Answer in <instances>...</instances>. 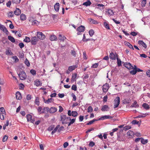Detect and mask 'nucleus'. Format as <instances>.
Listing matches in <instances>:
<instances>
[{
  "instance_id": "obj_60",
  "label": "nucleus",
  "mask_w": 150,
  "mask_h": 150,
  "mask_svg": "<svg viewBox=\"0 0 150 150\" xmlns=\"http://www.w3.org/2000/svg\"><path fill=\"white\" fill-rule=\"evenodd\" d=\"M139 123V121H137L136 120H133L132 122V123L133 125L138 124Z\"/></svg>"
},
{
  "instance_id": "obj_42",
  "label": "nucleus",
  "mask_w": 150,
  "mask_h": 150,
  "mask_svg": "<svg viewBox=\"0 0 150 150\" xmlns=\"http://www.w3.org/2000/svg\"><path fill=\"white\" fill-rule=\"evenodd\" d=\"M54 101V99L52 98H49L46 102V103L49 104L50 103H51Z\"/></svg>"
},
{
  "instance_id": "obj_43",
  "label": "nucleus",
  "mask_w": 150,
  "mask_h": 150,
  "mask_svg": "<svg viewBox=\"0 0 150 150\" xmlns=\"http://www.w3.org/2000/svg\"><path fill=\"white\" fill-rule=\"evenodd\" d=\"M104 25L105 27L107 29H110V27L109 25L106 22H104Z\"/></svg>"
},
{
  "instance_id": "obj_16",
  "label": "nucleus",
  "mask_w": 150,
  "mask_h": 150,
  "mask_svg": "<svg viewBox=\"0 0 150 150\" xmlns=\"http://www.w3.org/2000/svg\"><path fill=\"white\" fill-rule=\"evenodd\" d=\"M138 44L142 46L145 48H146L147 46L146 44L142 40H139L138 42Z\"/></svg>"
},
{
  "instance_id": "obj_26",
  "label": "nucleus",
  "mask_w": 150,
  "mask_h": 150,
  "mask_svg": "<svg viewBox=\"0 0 150 150\" xmlns=\"http://www.w3.org/2000/svg\"><path fill=\"white\" fill-rule=\"evenodd\" d=\"M20 19L22 21H25L26 19V17L25 15L24 14L22 13L20 16Z\"/></svg>"
},
{
  "instance_id": "obj_18",
  "label": "nucleus",
  "mask_w": 150,
  "mask_h": 150,
  "mask_svg": "<svg viewBox=\"0 0 150 150\" xmlns=\"http://www.w3.org/2000/svg\"><path fill=\"white\" fill-rule=\"evenodd\" d=\"M50 40L52 41L56 40L57 38L56 36L54 35H51L50 37Z\"/></svg>"
},
{
  "instance_id": "obj_48",
  "label": "nucleus",
  "mask_w": 150,
  "mask_h": 150,
  "mask_svg": "<svg viewBox=\"0 0 150 150\" xmlns=\"http://www.w3.org/2000/svg\"><path fill=\"white\" fill-rule=\"evenodd\" d=\"M117 65L118 66H120L121 65V60L118 58H117Z\"/></svg>"
},
{
  "instance_id": "obj_3",
  "label": "nucleus",
  "mask_w": 150,
  "mask_h": 150,
  "mask_svg": "<svg viewBox=\"0 0 150 150\" xmlns=\"http://www.w3.org/2000/svg\"><path fill=\"white\" fill-rule=\"evenodd\" d=\"M37 36L39 39L40 40H43L45 38V35L41 32H37Z\"/></svg>"
},
{
  "instance_id": "obj_25",
  "label": "nucleus",
  "mask_w": 150,
  "mask_h": 150,
  "mask_svg": "<svg viewBox=\"0 0 150 150\" xmlns=\"http://www.w3.org/2000/svg\"><path fill=\"white\" fill-rule=\"evenodd\" d=\"M148 141L147 139H144V138H142L141 142L142 144H147Z\"/></svg>"
},
{
  "instance_id": "obj_13",
  "label": "nucleus",
  "mask_w": 150,
  "mask_h": 150,
  "mask_svg": "<svg viewBox=\"0 0 150 150\" xmlns=\"http://www.w3.org/2000/svg\"><path fill=\"white\" fill-rule=\"evenodd\" d=\"M21 13V10L18 8H16L15 11H14V14L17 16H18L20 15Z\"/></svg>"
},
{
  "instance_id": "obj_24",
  "label": "nucleus",
  "mask_w": 150,
  "mask_h": 150,
  "mask_svg": "<svg viewBox=\"0 0 150 150\" xmlns=\"http://www.w3.org/2000/svg\"><path fill=\"white\" fill-rule=\"evenodd\" d=\"M98 6V8L100 9L101 10H103L104 9V5L103 4H98L97 5Z\"/></svg>"
},
{
  "instance_id": "obj_53",
  "label": "nucleus",
  "mask_w": 150,
  "mask_h": 150,
  "mask_svg": "<svg viewBox=\"0 0 150 150\" xmlns=\"http://www.w3.org/2000/svg\"><path fill=\"white\" fill-rule=\"evenodd\" d=\"M146 3V0H142V6H144Z\"/></svg>"
},
{
  "instance_id": "obj_4",
  "label": "nucleus",
  "mask_w": 150,
  "mask_h": 150,
  "mask_svg": "<svg viewBox=\"0 0 150 150\" xmlns=\"http://www.w3.org/2000/svg\"><path fill=\"white\" fill-rule=\"evenodd\" d=\"M85 28L84 26L81 25L77 28V30L78 31L77 34L78 35H80V32H83L85 30Z\"/></svg>"
},
{
  "instance_id": "obj_15",
  "label": "nucleus",
  "mask_w": 150,
  "mask_h": 150,
  "mask_svg": "<svg viewBox=\"0 0 150 150\" xmlns=\"http://www.w3.org/2000/svg\"><path fill=\"white\" fill-rule=\"evenodd\" d=\"M29 21L32 23V25H38L39 24V22L36 20L33 21L31 19H29Z\"/></svg>"
},
{
  "instance_id": "obj_14",
  "label": "nucleus",
  "mask_w": 150,
  "mask_h": 150,
  "mask_svg": "<svg viewBox=\"0 0 150 150\" xmlns=\"http://www.w3.org/2000/svg\"><path fill=\"white\" fill-rule=\"evenodd\" d=\"M16 98L17 99L20 100L21 99V95L20 93L17 92L16 94Z\"/></svg>"
},
{
  "instance_id": "obj_58",
  "label": "nucleus",
  "mask_w": 150,
  "mask_h": 150,
  "mask_svg": "<svg viewBox=\"0 0 150 150\" xmlns=\"http://www.w3.org/2000/svg\"><path fill=\"white\" fill-rule=\"evenodd\" d=\"M2 30H3V31L4 32L6 35H8V32L5 27V29L4 28Z\"/></svg>"
},
{
  "instance_id": "obj_22",
  "label": "nucleus",
  "mask_w": 150,
  "mask_h": 150,
  "mask_svg": "<svg viewBox=\"0 0 150 150\" xmlns=\"http://www.w3.org/2000/svg\"><path fill=\"white\" fill-rule=\"evenodd\" d=\"M125 44L126 45L128 46L130 48L132 49L133 50H134L133 46L129 42H125Z\"/></svg>"
},
{
  "instance_id": "obj_2",
  "label": "nucleus",
  "mask_w": 150,
  "mask_h": 150,
  "mask_svg": "<svg viewBox=\"0 0 150 150\" xmlns=\"http://www.w3.org/2000/svg\"><path fill=\"white\" fill-rule=\"evenodd\" d=\"M114 108H117L119 105L120 103V98L119 97H117L114 100Z\"/></svg>"
},
{
  "instance_id": "obj_29",
  "label": "nucleus",
  "mask_w": 150,
  "mask_h": 150,
  "mask_svg": "<svg viewBox=\"0 0 150 150\" xmlns=\"http://www.w3.org/2000/svg\"><path fill=\"white\" fill-rule=\"evenodd\" d=\"M8 39L12 42H15V39L12 36H8Z\"/></svg>"
},
{
  "instance_id": "obj_55",
  "label": "nucleus",
  "mask_w": 150,
  "mask_h": 150,
  "mask_svg": "<svg viewBox=\"0 0 150 150\" xmlns=\"http://www.w3.org/2000/svg\"><path fill=\"white\" fill-rule=\"evenodd\" d=\"M25 64H26L28 67H29L30 66V63L28 60L27 59H25Z\"/></svg>"
},
{
  "instance_id": "obj_9",
  "label": "nucleus",
  "mask_w": 150,
  "mask_h": 150,
  "mask_svg": "<svg viewBox=\"0 0 150 150\" xmlns=\"http://www.w3.org/2000/svg\"><path fill=\"white\" fill-rule=\"evenodd\" d=\"M113 118L112 117L109 115H104L103 116L101 117H100L99 120H104L105 119H112Z\"/></svg>"
},
{
  "instance_id": "obj_33",
  "label": "nucleus",
  "mask_w": 150,
  "mask_h": 150,
  "mask_svg": "<svg viewBox=\"0 0 150 150\" xmlns=\"http://www.w3.org/2000/svg\"><path fill=\"white\" fill-rule=\"evenodd\" d=\"M142 106L146 110L149 109V105L146 103H144L142 105Z\"/></svg>"
},
{
  "instance_id": "obj_44",
  "label": "nucleus",
  "mask_w": 150,
  "mask_h": 150,
  "mask_svg": "<svg viewBox=\"0 0 150 150\" xmlns=\"http://www.w3.org/2000/svg\"><path fill=\"white\" fill-rule=\"evenodd\" d=\"M59 39L62 40H64L66 39V37L64 36H63V37L60 34L59 35Z\"/></svg>"
},
{
  "instance_id": "obj_54",
  "label": "nucleus",
  "mask_w": 150,
  "mask_h": 150,
  "mask_svg": "<svg viewBox=\"0 0 150 150\" xmlns=\"http://www.w3.org/2000/svg\"><path fill=\"white\" fill-rule=\"evenodd\" d=\"M77 86L75 85H73L71 87V89L74 91H76L77 90Z\"/></svg>"
},
{
  "instance_id": "obj_35",
  "label": "nucleus",
  "mask_w": 150,
  "mask_h": 150,
  "mask_svg": "<svg viewBox=\"0 0 150 150\" xmlns=\"http://www.w3.org/2000/svg\"><path fill=\"white\" fill-rule=\"evenodd\" d=\"M149 115V114L148 113L143 114L139 115L137 117H136V118H137V117H139V118L144 117L146 116L147 115Z\"/></svg>"
},
{
  "instance_id": "obj_39",
  "label": "nucleus",
  "mask_w": 150,
  "mask_h": 150,
  "mask_svg": "<svg viewBox=\"0 0 150 150\" xmlns=\"http://www.w3.org/2000/svg\"><path fill=\"white\" fill-rule=\"evenodd\" d=\"M133 69L130 71V73L132 75H134L137 73V71L135 69V67H133Z\"/></svg>"
},
{
  "instance_id": "obj_23",
  "label": "nucleus",
  "mask_w": 150,
  "mask_h": 150,
  "mask_svg": "<svg viewBox=\"0 0 150 150\" xmlns=\"http://www.w3.org/2000/svg\"><path fill=\"white\" fill-rule=\"evenodd\" d=\"M49 111V108L48 107H44L42 110V113L48 112Z\"/></svg>"
},
{
  "instance_id": "obj_45",
  "label": "nucleus",
  "mask_w": 150,
  "mask_h": 150,
  "mask_svg": "<svg viewBox=\"0 0 150 150\" xmlns=\"http://www.w3.org/2000/svg\"><path fill=\"white\" fill-rule=\"evenodd\" d=\"M93 108L91 106H90L88 108L87 112H92Z\"/></svg>"
},
{
  "instance_id": "obj_41",
  "label": "nucleus",
  "mask_w": 150,
  "mask_h": 150,
  "mask_svg": "<svg viewBox=\"0 0 150 150\" xmlns=\"http://www.w3.org/2000/svg\"><path fill=\"white\" fill-rule=\"evenodd\" d=\"M35 103L37 105H39L40 104V102L39 98L38 97H36L35 100Z\"/></svg>"
},
{
  "instance_id": "obj_51",
  "label": "nucleus",
  "mask_w": 150,
  "mask_h": 150,
  "mask_svg": "<svg viewBox=\"0 0 150 150\" xmlns=\"http://www.w3.org/2000/svg\"><path fill=\"white\" fill-rule=\"evenodd\" d=\"M8 136H7L6 135L4 136L3 138V142H6L7 140L8 139Z\"/></svg>"
},
{
  "instance_id": "obj_7",
  "label": "nucleus",
  "mask_w": 150,
  "mask_h": 150,
  "mask_svg": "<svg viewBox=\"0 0 150 150\" xmlns=\"http://www.w3.org/2000/svg\"><path fill=\"white\" fill-rule=\"evenodd\" d=\"M125 66L129 69H133V67L129 63H125L124 64Z\"/></svg>"
},
{
  "instance_id": "obj_11",
  "label": "nucleus",
  "mask_w": 150,
  "mask_h": 150,
  "mask_svg": "<svg viewBox=\"0 0 150 150\" xmlns=\"http://www.w3.org/2000/svg\"><path fill=\"white\" fill-rule=\"evenodd\" d=\"M57 109L54 107H52L49 109V112L50 113H53L57 111Z\"/></svg>"
},
{
  "instance_id": "obj_49",
  "label": "nucleus",
  "mask_w": 150,
  "mask_h": 150,
  "mask_svg": "<svg viewBox=\"0 0 150 150\" xmlns=\"http://www.w3.org/2000/svg\"><path fill=\"white\" fill-rule=\"evenodd\" d=\"M96 120L93 119V120L90 121L89 122L86 124L87 125H90L92 124L95 121H97Z\"/></svg>"
},
{
  "instance_id": "obj_19",
  "label": "nucleus",
  "mask_w": 150,
  "mask_h": 150,
  "mask_svg": "<svg viewBox=\"0 0 150 150\" xmlns=\"http://www.w3.org/2000/svg\"><path fill=\"white\" fill-rule=\"evenodd\" d=\"M34 82L35 85L37 86H41L42 83L38 79L35 80V81Z\"/></svg>"
},
{
  "instance_id": "obj_21",
  "label": "nucleus",
  "mask_w": 150,
  "mask_h": 150,
  "mask_svg": "<svg viewBox=\"0 0 150 150\" xmlns=\"http://www.w3.org/2000/svg\"><path fill=\"white\" fill-rule=\"evenodd\" d=\"M88 21L91 23L93 24H97L98 23L95 20L92 18H89L88 19Z\"/></svg>"
},
{
  "instance_id": "obj_27",
  "label": "nucleus",
  "mask_w": 150,
  "mask_h": 150,
  "mask_svg": "<svg viewBox=\"0 0 150 150\" xmlns=\"http://www.w3.org/2000/svg\"><path fill=\"white\" fill-rule=\"evenodd\" d=\"M107 13H108L110 16L113 15L114 14V12L113 11L110 9H108Z\"/></svg>"
},
{
  "instance_id": "obj_61",
  "label": "nucleus",
  "mask_w": 150,
  "mask_h": 150,
  "mask_svg": "<svg viewBox=\"0 0 150 150\" xmlns=\"http://www.w3.org/2000/svg\"><path fill=\"white\" fill-rule=\"evenodd\" d=\"M18 45L20 47L21 49L24 46V44L23 42L20 43Z\"/></svg>"
},
{
  "instance_id": "obj_6",
  "label": "nucleus",
  "mask_w": 150,
  "mask_h": 150,
  "mask_svg": "<svg viewBox=\"0 0 150 150\" xmlns=\"http://www.w3.org/2000/svg\"><path fill=\"white\" fill-rule=\"evenodd\" d=\"M38 40V38L35 36L31 38V43L33 45H36Z\"/></svg>"
},
{
  "instance_id": "obj_64",
  "label": "nucleus",
  "mask_w": 150,
  "mask_h": 150,
  "mask_svg": "<svg viewBox=\"0 0 150 150\" xmlns=\"http://www.w3.org/2000/svg\"><path fill=\"white\" fill-rule=\"evenodd\" d=\"M146 75L148 77H150V70H149L146 72Z\"/></svg>"
},
{
  "instance_id": "obj_17",
  "label": "nucleus",
  "mask_w": 150,
  "mask_h": 150,
  "mask_svg": "<svg viewBox=\"0 0 150 150\" xmlns=\"http://www.w3.org/2000/svg\"><path fill=\"white\" fill-rule=\"evenodd\" d=\"M59 3H56L54 5V9L56 11H58L59 9Z\"/></svg>"
},
{
  "instance_id": "obj_56",
  "label": "nucleus",
  "mask_w": 150,
  "mask_h": 150,
  "mask_svg": "<svg viewBox=\"0 0 150 150\" xmlns=\"http://www.w3.org/2000/svg\"><path fill=\"white\" fill-rule=\"evenodd\" d=\"M131 128V127L129 125L126 126L124 127V130H125V131L128 130Z\"/></svg>"
},
{
  "instance_id": "obj_32",
  "label": "nucleus",
  "mask_w": 150,
  "mask_h": 150,
  "mask_svg": "<svg viewBox=\"0 0 150 150\" xmlns=\"http://www.w3.org/2000/svg\"><path fill=\"white\" fill-rule=\"evenodd\" d=\"M6 113H1L0 114V118L1 120H4L5 118V117L6 116Z\"/></svg>"
},
{
  "instance_id": "obj_46",
  "label": "nucleus",
  "mask_w": 150,
  "mask_h": 150,
  "mask_svg": "<svg viewBox=\"0 0 150 150\" xmlns=\"http://www.w3.org/2000/svg\"><path fill=\"white\" fill-rule=\"evenodd\" d=\"M6 113L5 110L3 107H1L0 108V114L1 113Z\"/></svg>"
},
{
  "instance_id": "obj_31",
  "label": "nucleus",
  "mask_w": 150,
  "mask_h": 150,
  "mask_svg": "<svg viewBox=\"0 0 150 150\" xmlns=\"http://www.w3.org/2000/svg\"><path fill=\"white\" fill-rule=\"evenodd\" d=\"M127 134L128 136L132 137L134 134V132L132 131L129 130L127 132Z\"/></svg>"
},
{
  "instance_id": "obj_50",
  "label": "nucleus",
  "mask_w": 150,
  "mask_h": 150,
  "mask_svg": "<svg viewBox=\"0 0 150 150\" xmlns=\"http://www.w3.org/2000/svg\"><path fill=\"white\" fill-rule=\"evenodd\" d=\"M13 16V13L12 11L9 12L8 13V17H11Z\"/></svg>"
},
{
  "instance_id": "obj_30",
  "label": "nucleus",
  "mask_w": 150,
  "mask_h": 150,
  "mask_svg": "<svg viewBox=\"0 0 150 150\" xmlns=\"http://www.w3.org/2000/svg\"><path fill=\"white\" fill-rule=\"evenodd\" d=\"M91 3V2L90 1H87L84 2L83 4V5L86 6H90Z\"/></svg>"
},
{
  "instance_id": "obj_37",
  "label": "nucleus",
  "mask_w": 150,
  "mask_h": 150,
  "mask_svg": "<svg viewBox=\"0 0 150 150\" xmlns=\"http://www.w3.org/2000/svg\"><path fill=\"white\" fill-rule=\"evenodd\" d=\"M23 41L26 42H29L31 41V40L29 37H25V38L24 40Z\"/></svg>"
},
{
  "instance_id": "obj_47",
  "label": "nucleus",
  "mask_w": 150,
  "mask_h": 150,
  "mask_svg": "<svg viewBox=\"0 0 150 150\" xmlns=\"http://www.w3.org/2000/svg\"><path fill=\"white\" fill-rule=\"evenodd\" d=\"M30 72L33 75H35L36 74V71L34 69H31L30 71Z\"/></svg>"
},
{
  "instance_id": "obj_1",
  "label": "nucleus",
  "mask_w": 150,
  "mask_h": 150,
  "mask_svg": "<svg viewBox=\"0 0 150 150\" xmlns=\"http://www.w3.org/2000/svg\"><path fill=\"white\" fill-rule=\"evenodd\" d=\"M18 76L21 80H24L26 79L27 76L25 73L23 71H21L18 74Z\"/></svg>"
},
{
  "instance_id": "obj_52",
  "label": "nucleus",
  "mask_w": 150,
  "mask_h": 150,
  "mask_svg": "<svg viewBox=\"0 0 150 150\" xmlns=\"http://www.w3.org/2000/svg\"><path fill=\"white\" fill-rule=\"evenodd\" d=\"M94 33V31L93 30H91L89 31V35L91 36H92Z\"/></svg>"
},
{
  "instance_id": "obj_8",
  "label": "nucleus",
  "mask_w": 150,
  "mask_h": 150,
  "mask_svg": "<svg viewBox=\"0 0 150 150\" xmlns=\"http://www.w3.org/2000/svg\"><path fill=\"white\" fill-rule=\"evenodd\" d=\"M117 57V55L116 54H114L113 52L110 53L109 55L110 58L112 60H115Z\"/></svg>"
},
{
  "instance_id": "obj_59",
  "label": "nucleus",
  "mask_w": 150,
  "mask_h": 150,
  "mask_svg": "<svg viewBox=\"0 0 150 150\" xmlns=\"http://www.w3.org/2000/svg\"><path fill=\"white\" fill-rule=\"evenodd\" d=\"M98 65V63H95L93 64L91 66L92 68H97Z\"/></svg>"
},
{
  "instance_id": "obj_12",
  "label": "nucleus",
  "mask_w": 150,
  "mask_h": 150,
  "mask_svg": "<svg viewBox=\"0 0 150 150\" xmlns=\"http://www.w3.org/2000/svg\"><path fill=\"white\" fill-rule=\"evenodd\" d=\"M78 67V66L77 65H75L70 66L68 67V70L70 71H72L73 70H74L75 69Z\"/></svg>"
},
{
  "instance_id": "obj_38",
  "label": "nucleus",
  "mask_w": 150,
  "mask_h": 150,
  "mask_svg": "<svg viewBox=\"0 0 150 150\" xmlns=\"http://www.w3.org/2000/svg\"><path fill=\"white\" fill-rule=\"evenodd\" d=\"M21 0H12V3L13 4H19Z\"/></svg>"
},
{
  "instance_id": "obj_20",
  "label": "nucleus",
  "mask_w": 150,
  "mask_h": 150,
  "mask_svg": "<svg viewBox=\"0 0 150 150\" xmlns=\"http://www.w3.org/2000/svg\"><path fill=\"white\" fill-rule=\"evenodd\" d=\"M71 120V119L70 117H67L62 122V123L63 124H67L69 123V120Z\"/></svg>"
},
{
  "instance_id": "obj_34",
  "label": "nucleus",
  "mask_w": 150,
  "mask_h": 150,
  "mask_svg": "<svg viewBox=\"0 0 150 150\" xmlns=\"http://www.w3.org/2000/svg\"><path fill=\"white\" fill-rule=\"evenodd\" d=\"M27 119L28 121H30L32 120V116L30 114H28L26 115Z\"/></svg>"
},
{
  "instance_id": "obj_63",
  "label": "nucleus",
  "mask_w": 150,
  "mask_h": 150,
  "mask_svg": "<svg viewBox=\"0 0 150 150\" xmlns=\"http://www.w3.org/2000/svg\"><path fill=\"white\" fill-rule=\"evenodd\" d=\"M24 87V85L22 83L19 84V88L21 89H23Z\"/></svg>"
},
{
  "instance_id": "obj_40",
  "label": "nucleus",
  "mask_w": 150,
  "mask_h": 150,
  "mask_svg": "<svg viewBox=\"0 0 150 150\" xmlns=\"http://www.w3.org/2000/svg\"><path fill=\"white\" fill-rule=\"evenodd\" d=\"M71 115L74 117L78 115V113L76 111H73L71 112Z\"/></svg>"
},
{
  "instance_id": "obj_62",
  "label": "nucleus",
  "mask_w": 150,
  "mask_h": 150,
  "mask_svg": "<svg viewBox=\"0 0 150 150\" xmlns=\"http://www.w3.org/2000/svg\"><path fill=\"white\" fill-rule=\"evenodd\" d=\"M71 54L74 57H76V52L74 50H72L71 51Z\"/></svg>"
},
{
  "instance_id": "obj_28",
  "label": "nucleus",
  "mask_w": 150,
  "mask_h": 150,
  "mask_svg": "<svg viewBox=\"0 0 150 150\" xmlns=\"http://www.w3.org/2000/svg\"><path fill=\"white\" fill-rule=\"evenodd\" d=\"M60 127V125H58L56 127L54 128L51 134L52 135L54 134L58 129Z\"/></svg>"
},
{
  "instance_id": "obj_10",
  "label": "nucleus",
  "mask_w": 150,
  "mask_h": 150,
  "mask_svg": "<svg viewBox=\"0 0 150 150\" xmlns=\"http://www.w3.org/2000/svg\"><path fill=\"white\" fill-rule=\"evenodd\" d=\"M109 108L108 106L107 105H105L102 106L101 110L103 111H108Z\"/></svg>"
},
{
  "instance_id": "obj_57",
  "label": "nucleus",
  "mask_w": 150,
  "mask_h": 150,
  "mask_svg": "<svg viewBox=\"0 0 150 150\" xmlns=\"http://www.w3.org/2000/svg\"><path fill=\"white\" fill-rule=\"evenodd\" d=\"M54 128V125H52L50 126L48 128L47 130L49 131H51Z\"/></svg>"
},
{
  "instance_id": "obj_5",
  "label": "nucleus",
  "mask_w": 150,
  "mask_h": 150,
  "mask_svg": "<svg viewBox=\"0 0 150 150\" xmlns=\"http://www.w3.org/2000/svg\"><path fill=\"white\" fill-rule=\"evenodd\" d=\"M109 84L107 83H105L102 86V90L103 92H107L109 89Z\"/></svg>"
},
{
  "instance_id": "obj_36",
  "label": "nucleus",
  "mask_w": 150,
  "mask_h": 150,
  "mask_svg": "<svg viewBox=\"0 0 150 150\" xmlns=\"http://www.w3.org/2000/svg\"><path fill=\"white\" fill-rule=\"evenodd\" d=\"M61 117V121H63V120H64L67 117H66V115H61L60 116Z\"/></svg>"
}]
</instances>
